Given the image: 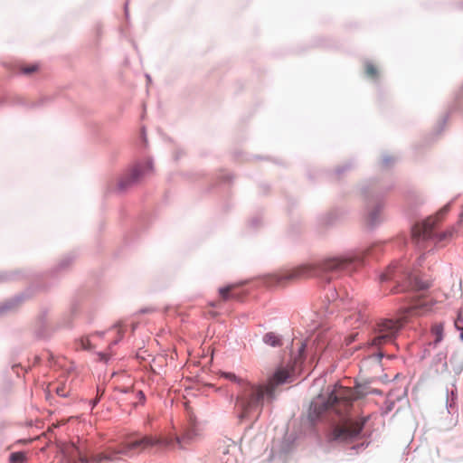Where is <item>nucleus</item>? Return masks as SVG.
Wrapping results in <instances>:
<instances>
[{
  "instance_id": "6e6552de",
  "label": "nucleus",
  "mask_w": 463,
  "mask_h": 463,
  "mask_svg": "<svg viewBox=\"0 0 463 463\" xmlns=\"http://www.w3.org/2000/svg\"><path fill=\"white\" fill-rule=\"evenodd\" d=\"M447 209H443L438 215L442 214L445 213ZM439 219V216L436 217H430L428 218L424 222L416 224L412 228V237L414 239H429L432 236V232L434 229V226L436 224L437 220Z\"/></svg>"
},
{
  "instance_id": "4be33fe9",
  "label": "nucleus",
  "mask_w": 463,
  "mask_h": 463,
  "mask_svg": "<svg viewBox=\"0 0 463 463\" xmlns=\"http://www.w3.org/2000/svg\"><path fill=\"white\" fill-rule=\"evenodd\" d=\"M420 305L419 304H415L410 307H408L405 312L408 314V315H419L420 314Z\"/></svg>"
},
{
  "instance_id": "39448f33",
  "label": "nucleus",
  "mask_w": 463,
  "mask_h": 463,
  "mask_svg": "<svg viewBox=\"0 0 463 463\" xmlns=\"http://www.w3.org/2000/svg\"><path fill=\"white\" fill-rule=\"evenodd\" d=\"M361 394L358 391L351 388L338 387L335 388L329 395L326 409H332L337 414L341 415L348 411L351 407L352 401L359 398Z\"/></svg>"
},
{
  "instance_id": "9d476101",
  "label": "nucleus",
  "mask_w": 463,
  "mask_h": 463,
  "mask_svg": "<svg viewBox=\"0 0 463 463\" xmlns=\"http://www.w3.org/2000/svg\"><path fill=\"white\" fill-rule=\"evenodd\" d=\"M237 284H232L227 287L222 288L219 289V294L223 301L231 300V299H238L240 298L239 294L235 293V289L237 288Z\"/></svg>"
},
{
  "instance_id": "412c9836",
  "label": "nucleus",
  "mask_w": 463,
  "mask_h": 463,
  "mask_svg": "<svg viewBox=\"0 0 463 463\" xmlns=\"http://www.w3.org/2000/svg\"><path fill=\"white\" fill-rule=\"evenodd\" d=\"M99 334H95V335H92L90 336V338H89V337L82 338L81 339L82 347L84 349H91L92 348L91 339H93L94 337L99 336Z\"/></svg>"
},
{
  "instance_id": "c85d7f7f",
  "label": "nucleus",
  "mask_w": 463,
  "mask_h": 463,
  "mask_svg": "<svg viewBox=\"0 0 463 463\" xmlns=\"http://www.w3.org/2000/svg\"><path fill=\"white\" fill-rule=\"evenodd\" d=\"M117 391L121 392H126L124 389H121V388H117Z\"/></svg>"
},
{
  "instance_id": "a211bd4d",
  "label": "nucleus",
  "mask_w": 463,
  "mask_h": 463,
  "mask_svg": "<svg viewBox=\"0 0 463 463\" xmlns=\"http://www.w3.org/2000/svg\"><path fill=\"white\" fill-rule=\"evenodd\" d=\"M39 69L37 64L21 65L19 71L24 75H30Z\"/></svg>"
},
{
  "instance_id": "aec40b11",
  "label": "nucleus",
  "mask_w": 463,
  "mask_h": 463,
  "mask_svg": "<svg viewBox=\"0 0 463 463\" xmlns=\"http://www.w3.org/2000/svg\"><path fill=\"white\" fill-rule=\"evenodd\" d=\"M394 269H395V267L390 266L387 269L386 272H384L381 275V277H380L381 281L383 282V281L392 279V276H393Z\"/></svg>"
},
{
  "instance_id": "7ed1b4c3",
  "label": "nucleus",
  "mask_w": 463,
  "mask_h": 463,
  "mask_svg": "<svg viewBox=\"0 0 463 463\" xmlns=\"http://www.w3.org/2000/svg\"><path fill=\"white\" fill-rule=\"evenodd\" d=\"M354 261L351 257H332L325 259L318 264H307L299 266L291 271L279 277V282L282 280H294L325 272L341 271L347 269Z\"/></svg>"
},
{
  "instance_id": "1a4fd4ad",
  "label": "nucleus",
  "mask_w": 463,
  "mask_h": 463,
  "mask_svg": "<svg viewBox=\"0 0 463 463\" xmlns=\"http://www.w3.org/2000/svg\"><path fill=\"white\" fill-rule=\"evenodd\" d=\"M198 435V431L196 429L195 422L191 418L190 419V426L184 430V434L179 437L176 436L175 439H172V443L174 441L178 445L179 449H184L187 444H189L196 436ZM171 444L170 446H172Z\"/></svg>"
},
{
  "instance_id": "f3484780",
  "label": "nucleus",
  "mask_w": 463,
  "mask_h": 463,
  "mask_svg": "<svg viewBox=\"0 0 463 463\" xmlns=\"http://www.w3.org/2000/svg\"><path fill=\"white\" fill-rule=\"evenodd\" d=\"M365 73L372 79H376L378 77V70L376 66L371 62H367L365 64Z\"/></svg>"
},
{
  "instance_id": "4468645a",
  "label": "nucleus",
  "mask_w": 463,
  "mask_h": 463,
  "mask_svg": "<svg viewBox=\"0 0 463 463\" xmlns=\"http://www.w3.org/2000/svg\"><path fill=\"white\" fill-rule=\"evenodd\" d=\"M338 296V293L335 292V290H331L330 291V297L327 296L328 299H331L332 300V307L330 306H327L325 309V312H334V308L335 307H340V302H344V299H340V300H337V297Z\"/></svg>"
},
{
  "instance_id": "7c9ffc66",
  "label": "nucleus",
  "mask_w": 463,
  "mask_h": 463,
  "mask_svg": "<svg viewBox=\"0 0 463 463\" xmlns=\"http://www.w3.org/2000/svg\"><path fill=\"white\" fill-rule=\"evenodd\" d=\"M460 338L463 340V333L460 335Z\"/></svg>"
},
{
  "instance_id": "393cba45",
  "label": "nucleus",
  "mask_w": 463,
  "mask_h": 463,
  "mask_svg": "<svg viewBox=\"0 0 463 463\" xmlns=\"http://www.w3.org/2000/svg\"><path fill=\"white\" fill-rule=\"evenodd\" d=\"M116 327L118 328V335H120V337H122L123 331L121 330V325L118 323V325H116Z\"/></svg>"
},
{
  "instance_id": "5701e85b",
  "label": "nucleus",
  "mask_w": 463,
  "mask_h": 463,
  "mask_svg": "<svg viewBox=\"0 0 463 463\" xmlns=\"http://www.w3.org/2000/svg\"><path fill=\"white\" fill-rule=\"evenodd\" d=\"M455 326L458 330H462L463 331V318L461 317L460 315L458 316V318L455 321Z\"/></svg>"
},
{
  "instance_id": "f257e3e1",
  "label": "nucleus",
  "mask_w": 463,
  "mask_h": 463,
  "mask_svg": "<svg viewBox=\"0 0 463 463\" xmlns=\"http://www.w3.org/2000/svg\"><path fill=\"white\" fill-rule=\"evenodd\" d=\"M220 375L239 385L235 409L238 418L242 420L248 418L252 411L261 408L265 399L268 402H272L275 399L277 387L288 380L289 373L284 368L278 369L267 383L258 384L251 383L247 379L230 372H221Z\"/></svg>"
},
{
  "instance_id": "f8f14e48",
  "label": "nucleus",
  "mask_w": 463,
  "mask_h": 463,
  "mask_svg": "<svg viewBox=\"0 0 463 463\" xmlns=\"http://www.w3.org/2000/svg\"><path fill=\"white\" fill-rule=\"evenodd\" d=\"M364 321V315L362 314L361 310H358L349 316L348 318H346V323L354 327H359L361 324H363Z\"/></svg>"
},
{
  "instance_id": "dca6fc26",
  "label": "nucleus",
  "mask_w": 463,
  "mask_h": 463,
  "mask_svg": "<svg viewBox=\"0 0 463 463\" xmlns=\"http://www.w3.org/2000/svg\"><path fill=\"white\" fill-rule=\"evenodd\" d=\"M53 391L57 393V395L61 397H66L69 395L70 388H68L65 383H60L53 386Z\"/></svg>"
},
{
  "instance_id": "6ab92c4d",
  "label": "nucleus",
  "mask_w": 463,
  "mask_h": 463,
  "mask_svg": "<svg viewBox=\"0 0 463 463\" xmlns=\"http://www.w3.org/2000/svg\"><path fill=\"white\" fill-rule=\"evenodd\" d=\"M26 460V455L24 452H14L10 456L11 463H24Z\"/></svg>"
},
{
  "instance_id": "9b49d317",
  "label": "nucleus",
  "mask_w": 463,
  "mask_h": 463,
  "mask_svg": "<svg viewBox=\"0 0 463 463\" xmlns=\"http://www.w3.org/2000/svg\"><path fill=\"white\" fill-rule=\"evenodd\" d=\"M430 287V283L428 281H422L418 277H410L409 278V284L406 288H403L402 290L411 288L415 290H421L428 288Z\"/></svg>"
},
{
  "instance_id": "0eeeda50",
  "label": "nucleus",
  "mask_w": 463,
  "mask_h": 463,
  "mask_svg": "<svg viewBox=\"0 0 463 463\" xmlns=\"http://www.w3.org/2000/svg\"><path fill=\"white\" fill-rule=\"evenodd\" d=\"M153 172V164L146 160L143 163L135 165L125 175L120 177L118 182V188L123 191L130 185L139 182L142 178Z\"/></svg>"
},
{
  "instance_id": "423d86ee",
  "label": "nucleus",
  "mask_w": 463,
  "mask_h": 463,
  "mask_svg": "<svg viewBox=\"0 0 463 463\" xmlns=\"http://www.w3.org/2000/svg\"><path fill=\"white\" fill-rule=\"evenodd\" d=\"M403 323L404 317L382 320L377 324L371 345L374 346H381L387 343H391L397 332L402 326Z\"/></svg>"
},
{
  "instance_id": "cd10ccee",
  "label": "nucleus",
  "mask_w": 463,
  "mask_h": 463,
  "mask_svg": "<svg viewBox=\"0 0 463 463\" xmlns=\"http://www.w3.org/2000/svg\"><path fill=\"white\" fill-rule=\"evenodd\" d=\"M137 395H139L142 399H144V394H143V392H137Z\"/></svg>"
},
{
  "instance_id": "ddd939ff",
  "label": "nucleus",
  "mask_w": 463,
  "mask_h": 463,
  "mask_svg": "<svg viewBox=\"0 0 463 463\" xmlns=\"http://www.w3.org/2000/svg\"><path fill=\"white\" fill-rule=\"evenodd\" d=\"M263 341L270 345V346H279L281 345V339L280 337L274 334V333H268L264 335Z\"/></svg>"
},
{
  "instance_id": "20e7f679",
  "label": "nucleus",
  "mask_w": 463,
  "mask_h": 463,
  "mask_svg": "<svg viewBox=\"0 0 463 463\" xmlns=\"http://www.w3.org/2000/svg\"><path fill=\"white\" fill-rule=\"evenodd\" d=\"M369 417H360L357 420H345L342 423L335 425L329 434L330 441L342 443H351L361 437L364 426Z\"/></svg>"
},
{
  "instance_id": "2eb2a0df",
  "label": "nucleus",
  "mask_w": 463,
  "mask_h": 463,
  "mask_svg": "<svg viewBox=\"0 0 463 463\" xmlns=\"http://www.w3.org/2000/svg\"><path fill=\"white\" fill-rule=\"evenodd\" d=\"M431 333L435 335V344L439 343L443 338V325L435 324L431 327Z\"/></svg>"
},
{
  "instance_id": "f03ea898",
  "label": "nucleus",
  "mask_w": 463,
  "mask_h": 463,
  "mask_svg": "<svg viewBox=\"0 0 463 463\" xmlns=\"http://www.w3.org/2000/svg\"><path fill=\"white\" fill-rule=\"evenodd\" d=\"M171 444L172 439H163L153 435H135L128 437L116 448H108L102 452L92 455L90 458L82 456L73 445L70 446L67 450L71 456L79 457V463H109L118 461L121 456L131 457L156 445L170 447Z\"/></svg>"
},
{
  "instance_id": "bb28decb",
  "label": "nucleus",
  "mask_w": 463,
  "mask_h": 463,
  "mask_svg": "<svg viewBox=\"0 0 463 463\" xmlns=\"http://www.w3.org/2000/svg\"><path fill=\"white\" fill-rule=\"evenodd\" d=\"M100 356H101V359H103L105 361L108 359V357L104 354H100Z\"/></svg>"
},
{
  "instance_id": "c756f323",
  "label": "nucleus",
  "mask_w": 463,
  "mask_h": 463,
  "mask_svg": "<svg viewBox=\"0 0 463 463\" xmlns=\"http://www.w3.org/2000/svg\"><path fill=\"white\" fill-rule=\"evenodd\" d=\"M399 291H400V290L392 289V292H393V293H397V292H399Z\"/></svg>"
},
{
  "instance_id": "a878e982",
  "label": "nucleus",
  "mask_w": 463,
  "mask_h": 463,
  "mask_svg": "<svg viewBox=\"0 0 463 463\" xmlns=\"http://www.w3.org/2000/svg\"><path fill=\"white\" fill-rule=\"evenodd\" d=\"M354 335H351V336L349 337V339H347V343H346V344H347V345L351 344V342H352V341H354Z\"/></svg>"
},
{
  "instance_id": "b1692460",
  "label": "nucleus",
  "mask_w": 463,
  "mask_h": 463,
  "mask_svg": "<svg viewBox=\"0 0 463 463\" xmlns=\"http://www.w3.org/2000/svg\"><path fill=\"white\" fill-rule=\"evenodd\" d=\"M377 222V217L375 213H372L370 216L368 217V222L369 224L373 225Z\"/></svg>"
}]
</instances>
